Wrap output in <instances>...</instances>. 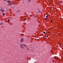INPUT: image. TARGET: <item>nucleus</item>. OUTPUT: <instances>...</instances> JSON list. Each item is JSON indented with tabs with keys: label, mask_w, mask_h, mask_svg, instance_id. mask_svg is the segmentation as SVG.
Here are the masks:
<instances>
[{
	"label": "nucleus",
	"mask_w": 63,
	"mask_h": 63,
	"mask_svg": "<svg viewBox=\"0 0 63 63\" xmlns=\"http://www.w3.org/2000/svg\"><path fill=\"white\" fill-rule=\"evenodd\" d=\"M20 47H21L22 48H24V47H23V45H22L21 44H20Z\"/></svg>",
	"instance_id": "1"
},
{
	"label": "nucleus",
	"mask_w": 63,
	"mask_h": 63,
	"mask_svg": "<svg viewBox=\"0 0 63 63\" xmlns=\"http://www.w3.org/2000/svg\"><path fill=\"white\" fill-rule=\"evenodd\" d=\"M23 38H22L21 41V43H22V42H23Z\"/></svg>",
	"instance_id": "2"
},
{
	"label": "nucleus",
	"mask_w": 63,
	"mask_h": 63,
	"mask_svg": "<svg viewBox=\"0 0 63 63\" xmlns=\"http://www.w3.org/2000/svg\"><path fill=\"white\" fill-rule=\"evenodd\" d=\"M0 11H1V12H4V11L2 9H0Z\"/></svg>",
	"instance_id": "3"
},
{
	"label": "nucleus",
	"mask_w": 63,
	"mask_h": 63,
	"mask_svg": "<svg viewBox=\"0 0 63 63\" xmlns=\"http://www.w3.org/2000/svg\"><path fill=\"white\" fill-rule=\"evenodd\" d=\"M38 12H39V13H41V11L40 10V11L39 10Z\"/></svg>",
	"instance_id": "4"
},
{
	"label": "nucleus",
	"mask_w": 63,
	"mask_h": 63,
	"mask_svg": "<svg viewBox=\"0 0 63 63\" xmlns=\"http://www.w3.org/2000/svg\"><path fill=\"white\" fill-rule=\"evenodd\" d=\"M43 33H44V34H45V33H46V32H43Z\"/></svg>",
	"instance_id": "5"
},
{
	"label": "nucleus",
	"mask_w": 63,
	"mask_h": 63,
	"mask_svg": "<svg viewBox=\"0 0 63 63\" xmlns=\"http://www.w3.org/2000/svg\"><path fill=\"white\" fill-rule=\"evenodd\" d=\"M7 2H8V3H9V2H11V1H7Z\"/></svg>",
	"instance_id": "6"
},
{
	"label": "nucleus",
	"mask_w": 63,
	"mask_h": 63,
	"mask_svg": "<svg viewBox=\"0 0 63 63\" xmlns=\"http://www.w3.org/2000/svg\"><path fill=\"white\" fill-rule=\"evenodd\" d=\"M48 16V15H47V16H46V18H47V17Z\"/></svg>",
	"instance_id": "7"
},
{
	"label": "nucleus",
	"mask_w": 63,
	"mask_h": 63,
	"mask_svg": "<svg viewBox=\"0 0 63 63\" xmlns=\"http://www.w3.org/2000/svg\"><path fill=\"white\" fill-rule=\"evenodd\" d=\"M0 25H3V23L0 24Z\"/></svg>",
	"instance_id": "8"
},
{
	"label": "nucleus",
	"mask_w": 63,
	"mask_h": 63,
	"mask_svg": "<svg viewBox=\"0 0 63 63\" xmlns=\"http://www.w3.org/2000/svg\"><path fill=\"white\" fill-rule=\"evenodd\" d=\"M2 15H3V16H5V14L3 13Z\"/></svg>",
	"instance_id": "9"
},
{
	"label": "nucleus",
	"mask_w": 63,
	"mask_h": 63,
	"mask_svg": "<svg viewBox=\"0 0 63 63\" xmlns=\"http://www.w3.org/2000/svg\"><path fill=\"white\" fill-rule=\"evenodd\" d=\"M23 45H24V46H25V47H26V45H25L24 44Z\"/></svg>",
	"instance_id": "10"
},
{
	"label": "nucleus",
	"mask_w": 63,
	"mask_h": 63,
	"mask_svg": "<svg viewBox=\"0 0 63 63\" xmlns=\"http://www.w3.org/2000/svg\"><path fill=\"white\" fill-rule=\"evenodd\" d=\"M25 20H26V19H27V18H25Z\"/></svg>",
	"instance_id": "11"
},
{
	"label": "nucleus",
	"mask_w": 63,
	"mask_h": 63,
	"mask_svg": "<svg viewBox=\"0 0 63 63\" xmlns=\"http://www.w3.org/2000/svg\"><path fill=\"white\" fill-rule=\"evenodd\" d=\"M46 37L47 38V37H48V35H47V36H46Z\"/></svg>",
	"instance_id": "12"
},
{
	"label": "nucleus",
	"mask_w": 63,
	"mask_h": 63,
	"mask_svg": "<svg viewBox=\"0 0 63 63\" xmlns=\"http://www.w3.org/2000/svg\"><path fill=\"white\" fill-rule=\"evenodd\" d=\"M9 21H10V20H9V19H8V20L7 21H8V22H9Z\"/></svg>",
	"instance_id": "13"
},
{
	"label": "nucleus",
	"mask_w": 63,
	"mask_h": 63,
	"mask_svg": "<svg viewBox=\"0 0 63 63\" xmlns=\"http://www.w3.org/2000/svg\"><path fill=\"white\" fill-rule=\"evenodd\" d=\"M20 11H17V12H18V13H19V12H20Z\"/></svg>",
	"instance_id": "14"
},
{
	"label": "nucleus",
	"mask_w": 63,
	"mask_h": 63,
	"mask_svg": "<svg viewBox=\"0 0 63 63\" xmlns=\"http://www.w3.org/2000/svg\"><path fill=\"white\" fill-rule=\"evenodd\" d=\"M45 19L46 20H47V18H45Z\"/></svg>",
	"instance_id": "15"
},
{
	"label": "nucleus",
	"mask_w": 63,
	"mask_h": 63,
	"mask_svg": "<svg viewBox=\"0 0 63 63\" xmlns=\"http://www.w3.org/2000/svg\"><path fill=\"white\" fill-rule=\"evenodd\" d=\"M51 22H52V20H51Z\"/></svg>",
	"instance_id": "16"
},
{
	"label": "nucleus",
	"mask_w": 63,
	"mask_h": 63,
	"mask_svg": "<svg viewBox=\"0 0 63 63\" xmlns=\"http://www.w3.org/2000/svg\"><path fill=\"white\" fill-rule=\"evenodd\" d=\"M13 4L14 5H15V4H16V3H13Z\"/></svg>",
	"instance_id": "17"
},
{
	"label": "nucleus",
	"mask_w": 63,
	"mask_h": 63,
	"mask_svg": "<svg viewBox=\"0 0 63 63\" xmlns=\"http://www.w3.org/2000/svg\"><path fill=\"white\" fill-rule=\"evenodd\" d=\"M29 2H30V0H29Z\"/></svg>",
	"instance_id": "18"
},
{
	"label": "nucleus",
	"mask_w": 63,
	"mask_h": 63,
	"mask_svg": "<svg viewBox=\"0 0 63 63\" xmlns=\"http://www.w3.org/2000/svg\"><path fill=\"white\" fill-rule=\"evenodd\" d=\"M60 45V46H61V44Z\"/></svg>",
	"instance_id": "19"
},
{
	"label": "nucleus",
	"mask_w": 63,
	"mask_h": 63,
	"mask_svg": "<svg viewBox=\"0 0 63 63\" xmlns=\"http://www.w3.org/2000/svg\"><path fill=\"white\" fill-rule=\"evenodd\" d=\"M27 49H28V50H29V49L28 48H27Z\"/></svg>",
	"instance_id": "20"
},
{
	"label": "nucleus",
	"mask_w": 63,
	"mask_h": 63,
	"mask_svg": "<svg viewBox=\"0 0 63 63\" xmlns=\"http://www.w3.org/2000/svg\"><path fill=\"white\" fill-rule=\"evenodd\" d=\"M8 5H10V4H8Z\"/></svg>",
	"instance_id": "21"
},
{
	"label": "nucleus",
	"mask_w": 63,
	"mask_h": 63,
	"mask_svg": "<svg viewBox=\"0 0 63 63\" xmlns=\"http://www.w3.org/2000/svg\"><path fill=\"white\" fill-rule=\"evenodd\" d=\"M59 47H60V46H59Z\"/></svg>",
	"instance_id": "22"
},
{
	"label": "nucleus",
	"mask_w": 63,
	"mask_h": 63,
	"mask_svg": "<svg viewBox=\"0 0 63 63\" xmlns=\"http://www.w3.org/2000/svg\"><path fill=\"white\" fill-rule=\"evenodd\" d=\"M37 13L38 14V13Z\"/></svg>",
	"instance_id": "23"
}]
</instances>
